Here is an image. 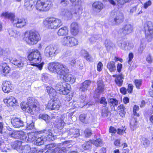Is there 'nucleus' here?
<instances>
[{
	"mask_svg": "<svg viewBox=\"0 0 153 153\" xmlns=\"http://www.w3.org/2000/svg\"><path fill=\"white\" fill-rule=\"evenodd\" d=\"M48 69L51 71L56 73L61 79L68 72L67 67L62 64L58 62H52L49 63Z\"/></svg>",
	"mask_w": 153,
	"mask_h": 153,
	"instance_id": "f257e3e1",
	"label": "nucleus"
},
{
	"mask_svg": "<svg viewBox=\"0 0 153 153\" xmlns=\"http://www.w3.org/2000/svg\"><path fill=\"white\" fill-rule=\"evenodd\" d=\"M1 16L10 19L13 25L17 28H21L26 26L27 23L26 19L23 18H15V14L13 13L4 12L1 14Z\"/></svg>",
	"mask_w": 153,
	"mask_h": 153,
	"instance_id": "f03ea898",
	"label": "nucleus"
},
{
	"mask_svg": "<svg viewBox=\"0 0 153 153\" xmlns=\"http://www.w3.org/2000/svg\"><path fill=\"white\" fill-rule=\"evenodd\" d=\"M23 39L28 44L34 45L37 44L40 40L41 38L38 32L30 30L25 33Z\"/></svg>",
	"mask_w": 153,
	"mask_h": 153,
	"instance_id": "7ed1b4c3",
	"label": "nucleus"
},
{
	"mask_svg": "<svg viewBox=\"0 0 153 153\" xmlns=\"http://www.w3.org/2000/svg\"><path fill=\"white\" fill-rule=\"evenodd\" d=\"M26 104L24 102L21 103V108L24 111H25L31 114H33V111L36 110V108L38 105L37 101L33 97L28 98Z\"/></svg>",
	"mask_w": 153,
	"mask_h": 153,
	"instance_id": "20e7f679",
	"label": "nucleus"
},
{
	"mask_svg": "<svg viewBox=\"0 0 153 153\" xmlns=\"http://www.w3.org/2000/svg\"><path fill=\"white\" fill-rule=\"evenodd\" d=\"M43 23L47 28L54 29L59 28L63 24L61 19L54 17L46 18L44 21Z\"/></svg>",
	"mask_w": 153,
	"mask_h": 153,
	"instance_id": "39448f33",
	"label": "nucleus"
},
{
	"mask_svg": "<svg viewBox=\"0 0 153 153\" xmlns=\"http://www.w3.org/2000/svg\"><path fill=\"white\" fill-rule=\"evenodd\" d=\"M51 0H38L36 7L40 11H46L49 10L52 7Z\"/></svg>",
	"mask_w": 153,
	"mask_h": 153,
	"instance_id": "423d86ee",
	"label": "nucleus"
},
{
	"mask_svg": "<svg viewBox=\"0 0 153 153\" xmlns=\"http://www.w3.org/2000/svg\"><path fill=\"white\" fill-rule=\"evenodd\" d=\"M60 43L63 46L72 47L77 45L78 44V41L74 37L68 36L62 38Z\"/></svg>",
	"mask_w": 153,
	"mask_h": 153,
	"instance_id": "0eeeda50",
	"label": "nucleus"
},
{
	"mask_svg": "<svg viewBox=\"0 0 153 153\" xmlns=\"http://www.w3.org/2000/svg\"><path fill=\"white\" fill-rule=\"evenodd\" d=\"M59 52V50L58 48L50 45L45 48L44 54L47 57L50 58L55 56Z\"/></svg>",
	"mask_w": 153,
	"mask_h": 153,
	"instance_id": "6e6552de",
	"label": "nucleus"
},
{
	"mask_svg": "<svg viewBox=\"0 0 153 153\" xmlns=\"http://www.w3.org/2000/svg\"><path fill=\"white\" fill-rule=\"evenodd\" d=\"M144 29L146 38L151 41L153 37V26L152 22L150 21L146 22L144 25Z\"/></svg>",
	"mask_w": 153,
	"mask_h": 153,
	"instance_id": "1a4fd4ad",
	"label": "nucleus"
},
{
	"mask_svg": "<svg viewBox=\"0 0 153 153\" xmlns=\"http://www.w3.org/2000/svg\"><path fill=\"white\" fill-rule=\"evenodd\" d=\"M29 60L32 64H36L41 61L40 52L37 50H33L28 55Z\"/></svg>",
	"mask_w": 153,
	"mask_h": 153,
	"instance_id": "9d476101",
	"label": "nucleus"
},
{
	"mask_svg": "<svg viewBox=\"0 0 153 153\" xmlns=\"http://www.w3.org/2000/svg\"><path fill=\"white\" fill-rule=\"evenodd\" d=\"M70 85L69 84L66 85L62 82L57 83L55 87L56 90L58 92L62 95H66L70 91Z\"/></svg>",
	"mask_w": 153,
	"mask_h": 153,
	"instance_id": "9b49d317",
	"label": "nucleus"
},
{
	"mask_svg": "<svg viewBox=\"0 0 153 153\" xmlns=\"http://www.w3.org/2000/svg\"><path fill=\"white\" fill-rule=\"evenodd\" d=\"M102 141L101 139H97L95 140H90L87 142L86 145L85 146L86 150L90 149L93 144L97 147H100L102 146Z\"/></svg>",
	"mask_w": 153,
	"mask_h": 153,
	"instance_id": "f8f14e48",
	"label": "nucleus"
},
{
	"mask_svg": "<svg viewBox=\"0 0 153 153\" xmlns=\"http://www.w3.org/2000/svg\"><path fill=\"white\" fill-rule=\"evenodd\" d=\"M111 15L115 23L119 24L123 22V15L122 13L119 12H112Z\"/></svg>",
	"mask_w": 153,
	"mask_h": 153,
	"instance_id": "ddd939ff",
	"label": "nucleus"
},
{
	"mask_svg": "<svg viewBox=\"0 0 153 153\" xmlns=\"http://www.w3.org/2000/svg\"><path fill=\"white\" fill-rule=\"evenodd\" d=\"M11 63L19 68L23 67L26 62L25 58L20 57L19 58L14 59L11 60Z\"/></svg>",
	"mask_w": 153,
	"mask_h": 153,
	"instance_id": "4468645a",
	"label": "nucleus"
},
{
	"mask_svg": "<svg viewBox=\"0 0 153 153\" xmlns=\"http://www.w3.org/2000/svg\"><path fill=\"white\" fill-rule=\"evenodd\" d=\"M97 87L95 90L94 94L96 95V97H97L103 92L104 85L102 81L100 80L97 82Z\"/></svg>",
	"mask_w": 153,
	"mask_h": 153,
	"instance_id": "2eb2a0df",
	"label": "nucleus"
},
{
	"mask_svg": "<svg viewBox=\"0 0 153 153\" xmlns=\"http://www.w3.org/2000/svg\"><path fill=\"white\" fill-rule=\"evenodd\" d=\"M56 101L51 100L48 104L46 108L50 110H59L60 105Z\"/></svg>",
	"mask_w": 153,
	"mask_h": 153,
	"instance_id": "dca6fc26",
	"label": "nucleus"
},
{
	"mask_svg": "<svg viewBox=\"0 0 153 153\" xmlns=\"http://www.w3.org/2000/svg\"><path fill=\"white\" fill-rule=\"evenodd\" d=\"M2 88V90L4 93H9L13 88L11 82L8 81H3Z\"/></svg>",
	"mask_w": 153,
	"mask_h": 153,
	"instance_id": "f3484780",
	"label": "nucleus"
},
{
	"mask_svg": "<svg viewBox=\"0 0 153 153\" xmlns=\"http://www.w3.org/2000/svg\"><path fill=\"white\" fill-rule=\"evenodd\" d=\"M133 30V26L130 24L125 25L121 29V32L124 35L128 34L132 32Z\"/></svg>",
	"mask_w": 153,
	"mask_h": 153,
	"instance_id": "a211bd4d",
	"label": "nucleus"
},
{
	"mask_svg": "<svg viewBox=\"0 0 153 153\" xmlns=\"http://www.w3.org/2000/svg\"><path fill=\"white\" fill-rule=\"evenodd\" d=\"M31 148L29 145H26L22 147L20 150H19V153H34L37 152V150L36 148H32L31 153Z\"/></svg>",
	"mask_w": 153,
	"mask_h": 153,
	"instance_id": "6ab92c4d",
	"label": "nucleus"
},
{
	"mask_svg": "<svg viewBox=\"0 0 153 153\" xmlns=\"http://www.w3.org/2000/svg\"><path fill=\"white\" fill-rule=\"evenodd\" d=\"M4 101L7 104V105L10 106H13L14 104H17V100L13 96L7 97L4 100Z\"/></svg>",
	"mask_w": 153,
	"mask_h": 153,
	"instance_id": "aec40b11",
	"label": "nucleus"
},
{
	"mask_svg": "<svg viewBox=\"0 0 153 153\" xmlns=\"http://www.w3.org/2000/svg\"><path fill=\"white\" fill-rule=\"evenodd\" d=\"M112 76L115 78L114 81L116 85L119 87L122 86L123 82V79H124L123 76L122 74H115L113 75Z\"/></svg>",
	"mask_w": 153,
	"mask_h": 153,
	"instance_id": "412c9836",
	"label": "nucleus"
},
{
	"mask_svg": "<svg viewBox=\"0 0 153 153\" xmlns=\"http://www.w3.org/2000/svg\"><path fill=\"white\" fill-rule=\"evenodd\" d=\"M11 123L13 126L15 128L20 127L23 126V122L19 118L15 117L11 120Z\"/></svg>",
	"mask_w": 153,
	"mask_h": 153,
	"instance_id": "4be33fe9",
	"label": "nucleus"
},
{
	"mask_svg": "<svg viewBox=\"0 0 153 153\" xmlns=\"http://www.w3.org/2000/svg\"><path fill=\"white\" fill-rule=\"evenodd\" d=\"M103 7V4L100 1H96L92 4L93 9L94 11L98 12H100Z\"/></svg>",
	"mask_w": 153,
	"mask_h": 153,
	"instance_id": "5701e85b",
	"label": "nucleus"
},
{
	"mask_svg": "<svg viewBox=\"0 0 153 153\" xmlns=\"http://www.w3.org/2000/svg\"><path fill=\"white\" fill-rule=\"evenodd\" d=\"M91 84V82L89 80H85L81 85L79 89L80 91L85 92L88 89V88Z\"/></svg>",
	"mask_w": 153,
	"mask_h": 153,
	"instance_id": "b1692460",
	"label": "nucleus"
},
{
	"mask_svg": "<svg viewBox=\"0 0 153 153\" xmlns=\"http://www.w3.org/2000/svg\"><path fill=\"white\" fill-rule=\"evenodd\" d=\"M60 79L71 84L74 83L75 81V79L73 75L71 74L67 75V74L64 76V77H62Z\"/></svg>",
	"mask_w": 153,
	"mask_h": 153,
	"instance_id": "393cba45",
	"label": "nucleus"
},
{
	"mask_svg": "<svg viewBox=\"0 0 153 153\" xmlns=\"http://www.w3.org/2000/svg\"><path fill=\"white\" fill-rule=\"evenodd\" d=\"M85 98V96H82L81 97L80 99H82V100L80 101V102H77V105L76 106V107H80L82 108L83 107H85L86 108H87L88 106H89L90 105L91 106L92 105L89 103H87L86 105L85 104L84 101Z\"/></svg>",
	"mask_w": 153,
	"mask_h": 153,
	"instance_id": "a878e982",
	"label": "nucleus"
},
{
	"mask_svg": "<svg viewBox=\"0 0 153 153\" xmlns=\"http://www.w3.org/2000/svg\"><path fill=\"white\" fill-rule=\"evenodd\" d=\"M34 1L33 0H25L24 6L28 10H31L34 7Z\"/></svg>",
	"mask_w": 153,
	"mask_h": 153,
	"instance_id": "bb28decb",
	"label": "nucleus"
},
{
	"mask_svg": "<svg viewBox=\"0 0 153 153\" xmlns=\"http://www.w3.org/2000/svg\"><path fill=\"white\" fill-rule=\"evenodd\" d=\"M78 27V24L76 23L73 22L71 24V31L73 35L75 36L78 34L79 32Z\"/></svg>",
	"mask_w": 153,
	"mask_h": 153,
	"instance_id": "cd10ccee",
	"label": "nucleus"
},
{
	"mask_svg": "<svg viewBox=\"0 0 153 153\" xmlns=\"http://www.w3.org/2000/svg\"><path fill=\"white\" fill-rule=\"evenodd\" d=\"M22 143L21 141H16L11 143V146L12 148L19 151L22 148Z\"/></svg>",
	"mask_w": 153,
	"mask_h": 153,
	"instance_id": "c85d7f7f",
	"label": "nucleus"
},
{
	"mask_svg": "<svg viewBox=\"0 0 153 153\" xmlns=\"http://www.w3.org/2000/svg\"><path fill=\"white\" fill-rule=\"evenodd\" d=\"M107 68L110 72H114L116 70L115 63L113 61L108 62L106 65Z\"/></svg>",
	"mask_w": 153,
	"mask_h": 153,
	"instance_id": "c756f323",
	"label": "nucleus"
},
{
	"mask_svg": "<svg viewBox=\"0 0 153 153\" xmlns=\"http://www.w3.org/2000/svg\"><path fill=\"white\" fill-rule=\"evenodd\" d=\"M46 90L47 93L50 97H54L57 94L56 90L51 86H47L46 87Z\"/></svg>",
	"mask_w": 153,
	"mask_h": 153,
	"instance_id": "7c9ffc66",
	"label": "nucleus"
},
{
	"mask_svg": "<svg viewBox=\"0 0 153 153\" xmlns=\"http://www.w3.org/2000/svg\"><path fill=\"white\" fill-rule=\"evenodd\" d=\"M68 30L66 27H64L60 28L57 32V34L59 36L66 35L68 34Z\"/></svg>",
	"mask_w": 153,
	"mask_h": 153,
	"instance_id": "2f4dec72",
	"label": "nucleus"
},
{
	"mask_svg": "<svg viewBox=\"0 0 153 153\" xmlns=\"http://www.w3.org/2000/svg\"><path fill=\"white\" fill-rule=\"evenodd\" d=\"M62 13L68 19H71L72 18V15L73 14V12L67 9H64L63 11H62Z\"/></svg>",
	"mask_w": 153,
	"mask_h": 153,
	"instance_id": "473e14b6",
	"label": "nucleus"
},
{
	"mask_svg": "<svg viewBox=\"0 0 153 153\" xmlns=\"http://www.w3.org/2000/svg\"><path fill=\"white\" fill-rule=\"evenodd\" d=\"M0 68L3 73L8 74L9 73L10 68L7 64L5 63H3L0 65Z\"/></svg>",
	"mask_w": 153,
	"mask_h": 153,
	"instance_id": "72a5a7b5",
	"label": "nucleus"
},
{
	"mask_svg": "<svg viewBox=\"0 0 153 153\" xmlns=\"http://www.w3.org/2000/svg\"><path fill=\"white\" fill-rule=\"evenodd\" d=\"M55 123L56 127L60 130L63 128L65 124L63 120L61 119L56 120Z\"/></svg>",
	"mask_w": 153,
	"mask_h": 153,
	"instance_id": "f704fd0d",
	"label": "nucleus"
},
{
	"mask_svg": "<svg viewBox=\"0 0 153 153\" xmlns=\"http://www.w3.org/2000/svg\"><path fill=\"white\" fill-rule=\"evenodd\" d=\"M26 134H9V137L19 139L23 141L26 140Z\"/></svg>",
	"mask_w": 153,
	"mask_h": 153,
	"instance_id": "c9c22d12",
	"label": "nucleus"
},
{
	"mask_svg": "<svg viewBox=\"0 0 153 153\" xmlns=\"http://www.w3.org/2000/svg\"><path fill=\"white\" fill-rule=\"evenodd\" d=\"M77 7L78 10H75L74 12L73 13L74 16L77 19H79L81 14L82 12V9L81 8V5L79 6H76Z\"/></svg>",
	"mask_w": 153,
	"mask_h": 153,
	"instance_id": "e433bc0d",
	"label": "nucleus"
},
{
	"mask_svg": "<svg viewBox=\"0 0 153 153\" xmlns=\"http://www.w3.org/2000/svg\"><path fill=\"white\" fill-rule=\"evenodd\" d=\"M117 109L119 112V115L120 116L122 117H123L126 113V108L124 105L122 104L118 106Z\"/></svg>",
	"mask_w": 153,
	"mask_h": 153,
	"instance_id": "4c0bfd02",
	"label": "nucleus"
},
{
	"mask_svg": "<svg viewBox=\"0 0 153 153\" xmlns=\"http://www.w3.org/2000/svg\"><path fill=\"white\" fill-rule=\"evenodd\" d=\"M144 39H142L141 40V44L140 47L138 49V53L140 54H141L143 52V50L145 49L146 47V45L144 43Z\"/></svg>",
	"mask_w": 153,
	"mask_h": 153,
	"instance_id": "58836bf2",
	"label": "nucleus"
},
{
	"mask_svg": "<svg viewBox=\"0 0 153 153\" xmlns=\"http://www.w3.org/2000/svg\"><path fill=\"white\" fill-rule=\"evenodd\" d=\"M8 32L9 35L11 36H13L14 37H17L20 35L19 32L15 30L12 29H10L8 30Z\"/></svg>",
	"mask_w": 153,
	"mask_h": 153,
	"instance_id": "ea45409f",
	"label": "nucleus"
},
{
	"mask_svg": "<svg viewBox=\"0 0 153 153\" xmlns=\"http://www.w3.org/2000/svg\"><path fill=\"white\" fill-rule=\"evenodd\" d=\"M141 144L145 148L148 147L150 144V141L146 138L143 137L141 140Z\"/></svg>",
	"mask_w": 153,
	"mask_h": 153,
	"instance_id": "a19ab883",
	"label": "nucleus"
},
{
	"mask_svg": "<svg viewBox=\"0 0 153 153\" xmlns=\"http://www.w3.org/2000/svg\"><path fill=\"white\" fill-rule=\"evenodd\" d=\"M34 134H26V140H23L25 141H28L32 142L36 140V137L34 135Z\"/></svg>",
	"mask_w": 153,
	"mask_h": 153,
	"instance_id": "79ce46f5",
	"label": "nucleus"
},
{
	"mask_svg": "<svg viewBox=\"0 0 153 153\" xmlns=\"http://www.w3.org/2000/svg\"><path fill=\"white\" fill-rule=\"evenodd\" d=\"M110 112L107 107H105L102 110L101 116L102 117H108Z\"/></svg>",
	"mask_w": 153,
	"mask_h": 153,
	"instance_id": "37998d69",
	"label": "nucleus"
},
{
	"mask_svg": "<svg viewBox=\"0 0 153 153\" xmlns=\"http://www.w3.org/2000/svg\"><path fill=\"white\" fill-rule=\"evenodd\" d=\"M117 44L121 48L125 50L126 45H127V41H125L123 40L119 41L117 42Z\"/></svg>",
	"mask_w": 153,
	"mask_h": 153,
	"instance_id": "c03bdc74",
	"label": "nucleus"
},
{
	"mask_svg": "<svg viewBox=\"0 0 153 153\" xmlns=\"http://www.w3.org/2000/svg\"><path fill=\"white\" fill-rule=\"evenodd\" d=\"M79 119L80 121L83 123L86 124L88 123V119L87 114H81L79 116Z\"/></svg>",
	"mask_w": 153,
	"mask_h": 153,
	"instance_id": "a18cd8bd",
	"label": "nucleus"
},
{
	"mask_svg": "<svg viewBox=\"0 0 153 153\" xmlns=\"http://www.w3.org/2000/svg\"><path fill=\"white\" fill-rule=\"evenodd\" d=\"M101 37L100 35H95L91 36L89 39V41L91 43H93L98 39Z\"/></svg>",
	"mask_w": 153,
	"mask_h": 153,
	"instance_id": "49530a36",
	"label": "nucleus"
},
{
	"mask_svg": "<svg viewBox=\"0 0 153 153\" xmlns=\"http://www.w3.org/2000/svg\"><path fill=\"white\" fill-rule=\"evenodd\" d=\"M10 56V51L8 48L4 49V59L6 60V59H9Z\"/></svg>",
	"mask_w": 153,
	"mask_h": 153,
	"instance_id": "de8ad7c7",
	"label": "nucleus"
},
{
	"mask_svg": "<svg viewBox=\"0 0 153 153\" xmlns=\"http://www.w3.org/2000/svg\"><path fill=\"white\" fill-rule=\"evenodd\" d=\"M137 121L135 119H133L131 120L130 123V126L131 128L134 130L136 128Z\"/></svg>",
	"mask_w": 153,
	"mask_h": 153,
	"instance_id": "09e8293b",
	"label": "nucleus"
},
{
	"mask_svg": "<svg viewBox=\"0 0 153 153\" xmlns=\"http://www.w3.org/2000/svg\"><path fill=\"white\" fill-rule=\"evenodd\" d=\"M67 133L68 134L73 133V134H80L79 129L73 128L70 129L67 131Z\"/></svg>",
	"mask_w": 153,
	"mask_h": 153,
	"instance_id": "8fccbe9b",
	"label": "nucleus"
},
{
	"mask_svg": "<svg viewBox=\"0 0 153 153\" xmlns=\"http://www.w3.org/2000/svg\"><path fill=\"white\" fill-rule=\"evenodd\" d=\"M139 107L138 106L135 105L133 108V113L134 116H136L137 117H138L140 115L139 113L137 112V111H139Z\"/></svg>",
	"mask_w": 153,
	"mask_h": 153,
	"instance_id": "3c124183",
	"label": "nucleus"
},
{
	"mask_svg": "<svg viewBox=\"0 0 153 153\" xmlns=\"http://www.w3.org/2000/svg\"><path fill=\"white\" fill-rule=\"evenodd\" d=\"M39 117L46 122H48L49 120L50 119V117L47 114H40L39 116Z\"/></svg>",
	"mask_w": 153,
	"mask_h": 153,
	"instance_id": "603ef678",
	"label": "nucleus"
},
{
	"mask_svg": "<svg viewBox=\"0 0 153 153\" xmlns=\"http://www.w3.org/2000/svg\"><path fill=\"white\" fill-rule=\"evenodd\" d=\"M126 128L124 126V127H122L120 128L117 129V134H121L123 133H126Z\"/></svg>",
	"mask_w": 153,
	"mask_h": 153,
	"instance_id": "864d4df0",
	"label": "nucleus"
},
{
	"mask_svg": "<svg viewBox=\"0 0 153 153\" xmlns=\"http://www.w3.org/2000/svg\"><path fill=\"white\" fill-rule=\"evenodd\" d=\"M134 82L136 88L137 89H140V86L142 84V81L141 79H135Z\"/></svg>",
	"mask_w": 153,
	"mask_h": 153,
	"instance_id": "5fc2aeb1",
	"label": "nucleus"
},
{
	"mask_svg": "<svg viewBox=\"0 0 153 153\" xmlns=\"http://www.w3.org/2000/svg\"><path fill=\"white\" fill-rule=\"evenodd\" d=\"M5 146L6 145L4 143L3 141L0 140V150H1L3 152H6Z\"/></svg>",
	"mask_w": 153,
	"mask_h": 153,
	"instance_id": "6e6d98bb",
	"label": "nucleus"
},
{
	"mask_svg": "<svg viewBox=\"0 0 153 153\" xmlns=\"http://www.w3.org/2000/svg\"><path fill=\"white\" fill-rule=\"evenodd\" d=\"M70 1L74 6H79L81 4V0H70Z\"/></svg>",
	"mask_w": 153,
	"mask_h": 153,
	"instance_id": "4d7b16f0",
	"label": "nucleus"
},
{
	"mask_svg": "<svg viewBox=\"0 0 153 153\" xmlns=\"http://www.w3.org/2000/svg\"><path fill=\"white\" fill-rule=\"evenodd\" d=\"M133 46L132 43L127 41V45H126L125 50H130L133 48Z\"/></svg>",
	"mask_w": 153,
	"mask_h": 153,
	"instance_id": "13d9d810",
	"label": "nucleus"
},
{
	"mask_svg": "<svg viewBox=\"0 0 153 153\" xmlns=\"http://www.w3.org/2000/svg\"><path fill=\"white\" fill-rule=\"evenodd\" d=\"M59 3L62 6L65 7L68 5V2L67 0H59Z\"/></svg>",
	"mask_w": 153,
	"mask_h": 153,
	"instance_id": "bf43d9fd",
	"label": "nucleus"
},
{
	"mask_svg": "<svg viewBox=\"0 0 153 153\" xmlns=\"http://www.w3.org/2000/svg\"><path fill=\"white\" fill-rule=\"evenodd\" d=\"M105 45L107 49H109L112 46V44L111 42L108 40H106L105 41Z\"/></svg>",
	"mask_w": 153,
	"mask_h": 153,
	"instance_id": "052dcab7",
	"label": "nucleus"
},
{
	"mask_svg": "<svg viewBox=\"0 0 153 153\" xmlns=\"http://www.w3.org/2000/svg\"><path fill=\"white\" fill-rule=\"evenodd\" d=\"M44 140L42 139L41 137L38 138L36 140V145H41L44 143Z\"/></svg>",
	"mask_w": 153,
	"mask_h": 153,
	"instance_id": "680f3d73",
	"label": "nucleus"
},
{
	"mask_svg": "<svg viewBox=\"0 0 153 153\" xmlns=\"http://www.w3.org/2000/svg\"><path fill=\"white\" fill-rule=\"evenodd\" d=\"M100 102L101 104H102L104 106H106L107 104L106 99L104 97H102L100 98Z\"/></svg>",
	"mask_w": 153,
	"mask_h": 153,
	"instance_id": "e2e57ef3",
	"label": "nucleus"
},
{
	"mask_svg": "<svg viewBox=\"0 0 153 153\" xmlns=\"http://www.w3.org/2000/svg\"><path fill=\"white\" fill-rule=\"evenodd\" d=\"M110 102L114 106H117L118 104V101L115 99L112 98L110 99Z\"/></svg>",
	"mask_w": 153,
	"mask_h": 153,
	"instance_id": "0e129e2a",
	"label": "nucleus"
},
{
	"mask_svg": "<svg viewBox=\"0 0 153 153\" xmlns=\"http://www.w3.org/2000/svg\"><path fill=\"white\" fill-rule=\"evenodd\" d=\"M118 3L121 5H123L126 3H128L131 0H116Z\"/></svg>",
	"mask_w": 153,
	"mask_h": 153,
	"instance_id": "69168bd1",
	"label": "nucleus"
},
{
	"mask_svg": "<svg viewBox=\"0 0 153 153\" xmlns=\"http://www.w3.org/2000/svg\"><path fill=\"white\" fill-rule=\"evenodd\" d=\"M152 4V2L150 0H149L143 4V7L145 9H147L149 6Z\"/></svg>",
	"mask_w": 153,
	"mask_h": 153,
	"instance_id": "338daca9",
	"label": "nucleus"
},
{
	"mask_svg": "<svg viewBox=\"0 0 153 153\" xmlns=\"http://www.w3.org/2000/svg\"><path fill=\"white\" fill-rule=\"evenodd\" d=\"M133 85L131 84H128V87L127 89V90L128 91V92L129 93H131L132 92V91L133 89Z\"/></svg>",
	"mask_w": 153,
	"mask_h": 153,
	"instance_id": "774afa93",
	"label": "nucleus"
}]
</instances>
